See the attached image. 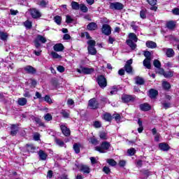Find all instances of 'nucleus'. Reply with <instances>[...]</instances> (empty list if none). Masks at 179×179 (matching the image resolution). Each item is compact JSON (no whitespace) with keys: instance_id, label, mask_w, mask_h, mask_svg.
I'll return each mask as SVG.
<instances>
[{"instance_id":"nucleus-1","label":"nucleus","mask_w":179,"mask_h":179,"mask_svg":"<svg viewBox=\"0 0 179 179\" xmlns=\"http://www.w3.org/2000/svg\"><path fill=\"white\" fill-rule=\"evenodd\" d=\"M110 143L107 141L103 142L100 146H96L95 150L99 152V153H106L108 149H110Z\"/></svg>"},{"instance_id":"nucleus-2","label":"nucleus","mask_w":179,"mask_h":179,"mask_svg":"<svg viewBox=\"0 0 179 179\" xmlns=\"http://www.w3.org/2000/svg\"><path fill=\"white\" fill-rule=\"evenodd\" d=\"M29 13L33 19H40L41 17V12L36 8H30Z\"/></svg>"},{"instance_id":"nucleus-3","label":"nucleus","mask_w":179,"mask_h":179,"mask_svg":"<svg viewBox=\"0 0 179 179\" xmlns=\"http://www.w3.org/2000/svg\"><path fill=\"white\" fill-rule=\"evenodd\" d=\"M96 82L101 89H104L107 86V80L103 76H98Z\"/></svg>"},{"instance_id":"nucleus-4","label":"nucleus","mask_w":179,"mask_h":179,"mask_svg":"<svg viewBox=\"0 0 179 179\" xmlns=\"http://www.w3.org/2000/svg\"><path fill=\"white\" fill-rule=\"evenodd\" d=\"M110 9H115V10H122L124 9V4L120 2L110 3Z\"/></svg>"},{"instance_id":"nucleus-5","label":"nucleus","mask_w":179,"mask_h":179,"mask_svg":"<svg viewBox=\"0 0 179 179\" xmlns=\"http://www.w3.org/2000/svg\"><path fill=\"white\" fill-rule=\"evenodd\" d=\"M132 62H133L132 59H130L126 62V64L124 65V71H126L127 73H132V70H133V68L131 66Z\"/></svg>"},{"instance_id":"nucleus-6","label":"nucleus","mask_w":179,"mask_h":179,"mask_svg":"<svg viewBox=\"0 0 179 179\" xmlns=\"http://www.w3.org/2000/svg\"><path fill=\"white\" fill-rule=\"evenodd\" d=\"M88 107L92 110H96V108H99V102L96 99L93 98L89 101Z\"/></svg>"},{"instance_id":"nucleus-7","label":"nucleus","mask_w":179,"mask_h":179,"mask_svg":"<svg viewBox=\"0 0 179 179\" xmlns=\"http://www.w3.org/2000/svg\"><path fill=\"white\" fill-rule=\"evenodd\" d=\"M102 33L106 36H110L111 34V27L108 24H103L102 27Z\"/></svg>"},{"instance_id":"nucleus-8","label":"nucleus","mask_w":179,"mask_h":179,"mask_svg":"<svg viewBox=\"0 0 179 179\" xmlns=\"http://www.w3.org/2000/svg\"><path fill=\"white\" fill-rule=\"evenodd\" d=\"M60 129L62 130V134H64V136H71V130L68 127H66V126L62 124L60 126Z\"/></svg>"},{"instance_id":"nucleus-9","label":"nucleus","mask_w":179,"mask_h":179,"mask_svg":"<svg viewBox=\"0 0 179 179\" xmlns=\"http://www.w3.org/2000/svg\"><path fill=\"white\" fill-rule=\"evenodd\" d=\"M24 71H26L27 73H30L31 75H34V73L36 72V69L31 66H26L24 68Z\"/></svg>"},{"instance_id":"nucleus-10","label":"nucleus","mask_w":179,"mask_h":179,"mask_svg":"<svg viewBox=\"0 0 179 179\" xmlns=\"http://www.w3.org/2000/svg\"><path fill=\"white\" fill-rule=\"evenodd\" d=\"M159 148L160 150H163L164 152H167V151L170 150V149H171L170 145H169V144H167L166 143H159Z\"/></svg>"},{"instance_id":"nucleus-11","label":"nucleus","mask_w":179,"mask_h":179,"mask_svg":"<svg viewBox=\"0 0 179 179\" xmlns=\"http://www.w3.org/2000/svg\"><path fill=\"white\" fill-rule=\"evenodd\" d=\"M161 104H162V108H164V110L171 108L172 107L171 101H167V100L163 101L162 102H161Z\"/></svg>"},{"instance_id":"nucleus-12","label":"nucleus","mask_w":179,"mask_h":179,"mask_svg":"<svg viewBox=\"0 0 179 179\" xmlns=\"http://www.w3.org/2000/svg\"><path fill=\"white\" fill-rule=\"evenodd\" d=\"M122 100L124 103H129V101H134L135 98L131 95H124L122 97Z\"/></svg>"},{"instance_id":"nucleus-13","label":"nucleus","mask_w":179,"mask_h":179,"mask_svg":"<svg viewBox=\"0 0 179 179\" xmlns=\"http://www.w3.org/2000/svg\"><path fill=\"white\" fill-rule=\"evenodd\" d=\"M177 26V22L176 21H169L166 23V27L169 29V30H175Z\"/></svg>"},{"instance_id":"nucleus-14","label":"nucleus","mask_w":179,"mask_h":179,"mask_svg":"<svg viewBox=\"0 0 179 179\" xmlns=\"http://www.w3.org/2000/svg\"><path fill=\"white\" fill-rule=\"evenodd\" d=\"M159 94V92L155 89H150L149 90V97L150 99H155Z\"/></svg>"},{"instance_id":"nucleus-15","label":"nucleus","mask_w":179,"mask_h":179,"mask_svg":"<svg viewBox=\"0 0 179 179\" xmlns=\"http://www.w3.org/2000/svg\"><path fill=\"white\" fill-rule=\"evenodd\" d=\"M38 155L39 156L40 160H47V157H48V155L45 153L43 150H39L38 152Z\"/></svg>"},{"instance_id":"nucleus-16","label":"nucleus","mask_w":179,"mask_h":179,"mask_svg":"<svg viewBox=\"0 0 179 179\" xmlns=\"http://www.w3.org/2000/svg\"><path fill=\"white\" fill-rule=\"evenodd\" d=\"M53 49L57 52L64 51V45L62 43H57L53 46Z\"/></svg>"},{"instance_id":"nucleus-17","label":"nucleus","mask_w":179,"mask_h":179,"mask_svg":"<svg viewBox=\"0 0 179 179\" xmlns=\"http://www.w3.org/2000/svg\"><path fill=\"white\" fill-rule=\"evenodd\" d=\"M93 72H94V69L83 66V73L85 75H90L93 73Z\"/></svg>"},{"instance_id":"nucleus-18","label":"nucleus","mask_w":179,"mask_h":179,"mask_svg":"<svg viewBox=\"0 0 179 179\" xmlns=\"http://www.w3.org/2000/svg\"><path fill=\"white\" fill-rule=\"evenodd\" d=\"M18 131H19V129H18L17 126H16V124H12L10 135H12V136H16V134H17Z\"/></svg>"},{"instance_id":"nucleus-19","label":"nucleus","mask_w":179,"mask_h":179,"mask_svg":"<svg viewBox=\"0 0 179 179\" xmlns=\"http://www.w3.org/2000/svg\"><path fill=\"white\" fill-rule=\"evenodd\" d=\"M80 170L85 174H89V173H90V168H89V166L87 165H80Z\"/></svg>"},{"instance_id":"nucleus-20","label":"nucleus","mask_w":179,"mask_h":179,"mask_svg":"<svg viewBox=\"0 0 179 179\" xmlns=\"http://www.w3.org/2000/svg\"><path fill=\"white\" fill-rule=\"evenodd\" d=\"M150 108H151L150 105H149L148 103H145L140 105V109L142 111H149Z\"/></svg>"},{"instance_id":"nucleus-21","label":"nucleus","mask_w":179,"mask_h":179,"mask_svg":"<svg viewBox=\"0 0 179 179\" xmlns=\"http://www.w3.org/2000/svg\"><path fill=\"white\" fill-rule=\"evenodd\" d=\"M26 104H27V99L26 98L22 97L17 99L18 106H26Z\"/></svg>"},{"instance_id":"nucleus-22","label":"nucleus","mask_w":179,"mask_h":179,"mask_svg":"<svg viewBox=\"0 0 179 179\" xmlns=\"http://www.w3.org/2000/svg\"><path fill=\"white\" fill-rule=\"evenodd\" d=\"M145 45L146 47H148V48H156V47H157V44H156V43L152 41H148L145 43Z\"/></svg>"},{"instance_id":"nucleus-23","label":"nucleus","mask_w":179,"mask_h":179,"mask_svg":"<svg viewBox=\"0 0 179 179\" xmlns=\"http://www.w3.org/2000/svg\"><path fill=\"white\" fill-rule=\"evenodd\" d=\"M136 85H145V80L142 77L136 76L134 78Z\"/></svg>"},{"instance_id":"nucleus-24","label":"nucleus","mask_w":179,"mask_h":179,"mask_svg":"<svg viewBox=\"0 0 179 179\" xmlns=\"http://www.w3.org/2000/svg\"><path fill=\"white\" fill-rule=\"evenodd\" d=\"M126 43L131 50H135V48H136V43H134L132 40L128 39L126 41Z\"/></svg>"},{"instance_id":"nucleus-25","label":"nucleus","mask_w":179,"mask_h":179,"mask_svg":"<svg viewBox=\"0 0 179 179\" xmlns=\"http://www.w3.org/2000/svg\"><path fill=\"white\" fill-rule=\"evenodd\" d=\"M152 59H145L143 60V64L147 68V69H150L152 68V65L150 64V62Z\"/></svg>"},{"instance_id":"nucleus-26","label":"nucleus","mask_w":179,"mask_h":179,"mask_svg":"<svg viewBox=\"0 0 179 179\" xmlns=\"http://www.w3.org/2000/svg\"><path fill=\"white\" fill-rule=\"evenodd\" d=\"M71 5L72 9H73L74 10H79L80 8V5L76 1H72Z\"/></svg>"},{"instance_id":"nucleus-27","label":"nucleus","mask_w":179,"mask_h":179,"mask_svg":"<svg viewBox=\"0 0 179 179\" xmlns=\"http://www.w3.org/2000/svg\"><path fill=\"white\" fill-rule=\"evenodd\" d=\"M87 28L88 30H96L97 29V24L95 22H90L87 26Z\"/></svg>"},{"instance_id":"nucleus-28","label":"nucleus","mask_w":179,"mask_h":179,"mask_svg":"<svg viewBox=\"0 0 179 179\" xmlns=\"http://www.w3.org/2000/svg\"><path fill=\"white\" fill-rule=\"evenodd\" d=\"M87 50L89 54L91 55H96V54H97V50L94 48V47L88 46Z\"/></svg>"},{"instance_id":"nucleus-29","label":"nucleus","mask_w":179,"mask_h":179,"mask_svg":"<svg viewBox=\"0 0 179 179\" xmlns=\"http://www.w3.org/2000/svg\"><path fill=\"white\" fill-rule=\"evenodd\" d=\"M176 52H174V50L172 48H169L166 50V56L169 58H171V57H174Z\"/></svg>"},{"instance_id":"nucleus-30","label":"nucleus","mask_w":179,"mask_h":179,"mask_svg":"<svg viewBox=\"0 0 179 179\" xmlns=\"http://www.w3.org/2000/svg\"><path fill=\"white\" fill-rule=\"evenodd\" d=\"M129 40H131V41H134V43H136L138 41V37L134 33H130L129 34Z\"/></svg>"},{"instance_id":"nucleus-31","label":"nucleus","mask_w":179,"mask_h":179,"mask_svg":"<svg viewBox=\"0 0 179 179\" xmlns=\"http://www.w3.org/2000/svg\"><path fill=\"white\" fill-rule=\"evenodd\" d=\"M0 40H2V41H6V40H8V34L0 31Z\"/></svg>"},{"instance_id":"nucleus-32","label":"nucleus","mask_w":179,"mask_h":179,"mask_svg":"<svg viewBox=\"0 0 179 179\" xmlns=\"http://www.w3.org/2000/svg\"><path fill=\"white\" fill-rule=\"evenodd\" d=\"M36 39L42 43V44H45V43H47V38L41 35H38Z\"/></svg>"},{"instance_id":"nucleus-33","label":"nucleus","mask_w":179,"mask_h":179,"mask_svg":"<svg viewBox=\"0 0 179 179\" xmlns=\"http://www.w3.org/2000/svg\"><path fill=\"white\" fill-rule=\"evenodd\" d=\"M138 132L139 134H142V132L143 131V124L142 123V121L139 119L138 121Z\"/></svg>"},{"instance_id":"nucleus-34","label":"nucleus","mask_w":179,"mask_h":179,"mask_svg":"<svg viewBox=\"0 0 179 179\" xmlns=\"http://www.w3.org/2000/svg\"><path fill=\"white\" fill-rule=\"evenodd\" d=\"M60 114L64 117V118H68L69 117V110H62Z\"/></svg>"},{"instance_id":"nucleus-35","label":"nucleus","mask_w":179,"mask_h":179,"mask_svg":"<svg viewBox=\"0 0 179 179\" xmlns=\"http://www.w3.org/2000/svg\"><path fill=\"white\" fill-rule=\"evenodd\" d=\"M73 149L74 150L76 153H80V145L79 144L74 143Z\"/></svg>"},{"instance_id":"nucleus-36","label":"nucleus","mask_w":179,"mask_h":179,"mask_svg":"<svg viewBox=\"0 0 179 179\" xmlns=\"http://www.w3.org/2000/svg\"><path fill=\"white\" fill-rule=\"evenodd\" d=\"M27 150L30 152L31 153H34V150H36V148L33 145L27 144Z\"/></svg>"},{"instance_id":"nucleus-37","label":"nucleus","mask_w":179,"mask_h":179,"mask_svg":"<svg viewBox=\"0 0 179 179\" xmlns=\"http://www.w3.org/2000/svg\"><path fill=\"white\" fill-rule=\"evenodd\" d=\"M80 9L83 13H86L89 10V8L83 3L80 4Z\"/></svg>"},{"instance_id":"nucleus-38","label":"nucleus","mask_w":179,"mask_h":179,"mask_svg":"<svg viewBox=\"0 0 179 179\" xmlns=\"http://www.w3.org/2000/svg\"><path fill=\"white\" fill-rule=\"evenodd\" d=\"M55 141L58 146H60V148H64V146H65V143H64V141H61L59 138H55Z\"/></svg>"},{"instance_id":"nucleus-39","label":"nucleus","mask_w":179,"mask_h":179,"mask_svg":"<svg viewBox=\"0 0 179 179\" xmlns=\"http://www.w3.org/2000/svg\"><path fill=\"white\" fill-rule=\"evenodd\" d=\"M173 75L174 71H166L165 73H164V78H173Z\"/></svg>"},{"instance_id":"nucleus-40","label":"nucleus","mask_w":179,"mask_h":179,"mask_svg":"<svg viewBox=\"0 0 179 179\" xmlns=\"http://www.w3.org/2000/svg\"><path fill=\"white\" fill-rule=\"evenodd\" d=\"M103 120H105V121H111L113 116H111L110 113H105L103 115Z\"/></svg>"},{"instance_id":"nucleus-41","label":"nucleus","mask_w":179,"mask_h":179,"mask_svg":"<svg viewBox=\"0 0 179 179\" xmlns=\"http://www.w3.org/2000/svg\"><path fill=\"white\" fill-rule=\"evenodd\" d=\"M162 87H164V89H165V90H169V89L171 87V86L170 85V83H168L167 81H164L162 83Z\"/></svg>"},{"instance_id":"nucleus-42","label":"nucleus","mask_w":179,"mask_h":179,"mask_svg":"<svg viewBox=\"0 0 179 179\" xmlns=\"http://www.w3.org/2000/svg\"><path fill=\"white\" fill-rule=\"evenodd\" d=\"M50 55H52V58H55V59H61V58H62L61 55H58V53L55 52H52Z\"/></svg>"},{"instance_id":"nucleus-43","label":"nucleus","mask_w":179,"mask_h":179,"mask_svg":"<svg viewBox=\"0 0 179 179\" xmlns=\"http://www.w3.org/2000/svg\"><path fill=\"white\" fill-rule=\"evenodd\" d=\"M47 1H45V0H41L38 1L37 5L41 6V8H45V6H47Z\"/></svg>"},{"instance_id":"nucleus-44","label":"nucleus","mask_w":179,"mask_h":179,"mask_svg":"<svg viewBox=\"0 0 179 179\" xmlns=\"http://www.w3.org/2000/svg\"><path fill=\"white\" fill-rule=\"evenodd\" d=\"M107 163L109 164V166H117V162H115V160H114L113 159H107Z\"/></svg>"},{"instance_id":"nucleus-45","label":"nucleus","mask_w":179,"mask_h":179,"mask_svg":"<svg viewBox=\"0 0 179 179\" xmlns=\"http://www.w3.org/2000/svg\"><path fill=\"white\" fill-rule=\"evenodd\" d=\"M117 92H118V88L116 86H113L110 92V95L113 96L114 94H117Z\"/></svg>"},{"instance_id":"nucleus-46","label":"nucleus","mask_w":179,"mask_h":179,"mask_svg":"<svg viewBox=\"0 0 179 179\" xmlns=\"http://www.w3.org/2000/svg\"><path fill=\"white\" fill-rule=\"evenodd\" d=\"M144 57H145V59H152V55L149 51H144Z\"/></svg>"},{"instance_id":"nucleus-47","label":"nucleus","mask_w":179,"mask_h":179,"mask_svg":"<svg viewBox=\"0 0 179 179\" xmlns=\"http://www.w3.org/2000/svg\"><path fill=\"white\" fill-rule=\"evenodd\" d=\"M135 152H136V150H135V148H131L127 150V153L129 156H134V155H135Z\"/></svg>"},{"instance_id":"nucleus-48","label":"nucleus","mask_w":179,"mask_h":179,"mask_svg":"<svg viewBox=\"0 0 179 179\" xmlns=\"http://www.w3.org/2000/svg\"><path fill=\"white\" fill-rule=\"evenodd\" d=\"M153 65L154 66H155V68H160V66H162V64L160 63V61L157 59L154 60Z\"/></svg>"},{"instance_id":"nucleus-49","label":"nucleus","mask_w":179,"mask_h":179,"mask_svg":"<svg viewBox=\"0 0 179 179\" xmlns=\"http://www.w3.org/2000/svg\"><path fill=\"white\" fill-rule=\"evenodd\" d=\"M87 44H88V47H94L96 45V41L90 40L87 42Z\"/></svg>"},{"instance_id":"nucleus-50","label":"nucleus","mask_w":179,"mask_h":179,"mask_svg":"<svg viewBox=\"0 0 179 179\" xmlns=\"http://www.w3.org/2000/svg\"><path fill=\"white\" fill-rule=\"evenodd\" d=\"M73 22V18H72V16L71 15H66V23H72Z\"/></svg>"},{"instance_id":"nucleus-51","label":"nucleus","mask_w":179,"mask_h":179,"mask_svg":"<svg viewBox=\"0 0 179 179\" xmlns=\"http://www.w3.org/2000/svg\"><path fill=\"white\" fill-rule=\"evenodd\" d=\"M113 117L115 118V121H117V122H119V121H120V120H121V115H120V114H118V113L113 114Z\"/></svg>"},{"instance_id":"nucleus-52","label":"nucleus","mask_w":179,"mask_h":179,"mask_svg":"<svg viewBox=\"0 0 179 179\" xmlns=\"http://www.w3.org/2000/svg\"><path fill=\"white\" fill-rule=\"evenodd\" d=\"M24 26H25V27L27 29H31V22L27 20V21H25L24 22Z\"/></svg>"},{"instance_id":"nucleus-53","label":"nucleus","mask_w":179,"mask_h":179,"mask_svg":"<svg viewBox=\"0 0 179 179\" xmlns=\"http://www.w3.org/2000/svg\"><path fill=\"white\" fill-rule=\"evenodd\" d=\"M141 19H146V10H141L140 12Z\"/></svg>"},{"instance_id":"nucleus-54","label":"nucleus","mask_w":179,"mask_h":179,"mask_svg":"<svg viewBox=\"0 0 179 179\" xmlns=\"http://www.w3.org/2000/svg\"><path fill=\"white\" fill-rule=\"evenodd\" d=\"M99 137L101 138V139L106 140L107 139V134H106V132L104 131H101L99 134Z\"/></svg>"},{"instance_id":"nucleus-55","label":"nucleus","mask_w":179,"mask_h":179,"mask_svg":"<svg viewBox=\"0 0 179 179\" xmlns=\"http://www.w3.org/2000/svg\"><path fill=\"white\" fill-rule=\"evenodd\" d=\"M131 27H132L133 30H134V31H136V30H138V29H139V27H138V25L136 24L135 22H132L131 23Z\"/></svg>"},{"instance_id":"nucleus-56","label":"nucleus","mask_w":179,"mask_h":179,"mask_svg":"<svg viewBox=\"0 0 179 179\" xmlns=\"http://www.w3.org/2000/svg\"><path fill=\"white\" fill-rule=\"evenodd\" d=\"M55 23H57V24H61V20H62V18H61V17H59V16H55Z\"/></svg>"},{"instance_id":"nucleus-57","label":"nucleus","mask_w":179,"mask_h":179,"mask_svg":"<svg viewBox=\"0 0 179 179\" xmlns=\"http://www.w3.org/2000/svg\"><path fill=\"white\" fill-rule=\"evenodd\" d=\"M44 119L45 120V121H51V120H52V116L51 115V114L48 113L44 116Z\"/></svg>"},{"instance_id":"nucleus-58","label":"nucleus","mask_w":179,"mask_h":179,"mask_svg":"<svg viewBox=\"0 0 179 179\" xmlns=\"http://www.w3.org/2000/svg\"><path fill=\"white\" fill-rule=\"evenodd\" d=\"M44 100H45V101H46L47 103H52V100L51 99V97H50V96H48V95H45V96Z\"/></svg>"},{"instance_id":"nucleus-59","label":"nucleus","mask_w":179,"mask_h":179,"mask_svg":"<svg viewBox=\"0 0 179 179\" xmlns=\"http://www.w3.org/2000/svg\"><path fill=\"white\" fill-rule=\"evenodd\" d=\"M94 128H101V122L99 121H95L94 122Z\"/></svg>"},{"instance_id":"nucleus-60","label":"nucleus","mask_w":179,"mask_h":179,"mask_svg":"<svg viewBox=\"0 0 179 179\" xmlns=\"http://www.w3.org/2000/svg\"><path fill=\"white\" fill-rule=\"evenodd\" d=\"M90 143L92 145H97L99 143V141H97V139H96L94 138H90Z\"/></svg>"},{"instance_id":"nucleus-61","label":"nucleus","mask_w":179,"mask_h":179,"mask_svg":"<svg viewBox=\"0 0 179 179\" xmlns=\"http://www.w3.org/2000/svg\"><path fill=\"white\" fill-rule=\"evenodd\" d=\"M147 2L150 4L152 5V6H155L156 5L157 0H147Z\"/></svg>"},{"instance_id":"nucleus-62","label":"nucleus","mask_w":179,"mask_h":179,"mask_svg":"<svg viewBox=\"0 0 179 179\" xmlns=\"http://www.w3.org/2000/svg\"><path fill=\"white\" fill-rule=\"evenodd\" d=\"M34 45L36 48H40V47L41 46V44L40 43V41L37 39H36L34 41Z\"/></svg>"},{"instance_id":"nucleus-63","label":"nucleus","mask_w":179,"mask_h":179,"mask_svg":"<svg viewBox=\"0 0 179 179\" xmlns=\"http://www.w3.org/2000/svg\"><path fill=\"white\" fill-rule=\"evenodd\" d=\"M125 164H127V162L125 160H120L119 162V166L120 167H125Z\"/></svg>"},{"instance_id":"nucleus-64","label":"nucleus","mask_w":179,"mask_h":179,"mask_svg":"<svg viewBox=\"0 0 179 179\" xmlns=\"http://www.w3.org/2000/svg\"><path fill=\"white\" fill-rule=\"evenodd\" d=\"M173 15H179V8H174L173 10Z\"/></svg>"}]
</instances>
